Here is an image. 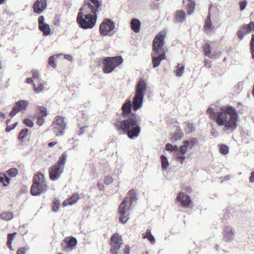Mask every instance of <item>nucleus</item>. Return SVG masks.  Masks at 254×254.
<instances>
[{
  "mask_svg": "<svg viewBox=\"0 0 254 254\" xmlns=\"http://www.w3.org/2000/svg\"><path fill=\"white\" fill-rule=\"evenodd\" d=\"M132 102L130 100H127L122 105V117L126 118L123 121H117L116 127L127 132L130 139L137 137L141 131V127L135 113H132Z\"/></svg>",
  "mask_w": 254,
  "mask_h": 254,
  "instance_id": "1",
  "label": "nucleus"
},
{
  "mask_svg": "<svg viewBox=\"0 0 254 254\" xmlns=\"http://www.w3.org/2000/svg\"><path fill=\"white\" fill-rule=\"evenodd\" d=\"M239 116L237 111L231 106L223 107L217 112L216 123L220 127H224L226 131L232 132L237 127Z\"/></svg>",
  "mask_w": 254,
  "mask_h": 254,
  "instance_id": "2",
  "label": "nucleus"
},
{
  "mask_svg": "<svg viewBox=\"0 0 254 254\" xmlns=\"http://www.w3.org/2000/svg\"><path fill=\"white\" fill-rule=\"evenodd\" d=\"M166 33L160 32L154 38L153 42L152 64L154 68L159 66L161 61L166 58L165 52L163 48Z\"/></svg>",
  "mask_w": 254,
  "mask_h": 254,
  "instance_id": "3",
  "label": "nucleus"
},
{
  "mask_svg": "<svg viewBox=\"0 0 254 254\" xmlns=\"http://www.w3.org/2000/svg\"><path fill=\"white\" fill-rule=\"evenodd\" d=\"M46 179L43 174L38 173L34 176L30 192L32 195H38L46 190Z\"/></svg>",
  "mask_w": 254,
  "mask_h": 254,
  "instance_id": "4",
  "label": "nucleus"
},
{
  "mask_svg": "<svg viewBox=\"0 0 254 254\" xmlns=\"http://www.w3.org/2000/svg\"><path fill=\"white\" fill-rule=\"evenodd\" d=\"M97 17V15L92 16L89 13L79 10L77 16V22L82 29H91L95 25Z\"/></svg>",
  "mask_w": 254,
  "mask_h": 254,
  "instance_id": "5",
  "label": "nucleus"
},
{
  "mask_svg": "<svg viewBox=\"0 0 254 254\" xmlns=\"http://www.w3.org/2000/svg\"><path fill=\"white\" fill-rule=\"evenodd\" d=\"M123 62V60L121 56L105 58L103 60L104 72L106 74L111 73L116 67L122 64Z\"/></svg>",
  "mask_w": 254,
  "mask_h": 254,
  "instance_id": "6",
  "label": "nucleus"
},
{
  "mask_svg": "<svg viewBox=\"0 0 254 254\" xmlns=\"http://www.w3.org/2000/svg\"><path fill=\"white\" fill-rule=\"evenodd\" d=\"M66 157V154H63L57 164L51 167L49 176L52 181H56L60 179L61 174L63 172L64 166Z\"/></svg>",
  "mask_w": 254,
  "mask_h": 254,
  "instance_id": "7",
  "label": "nucleus"
},
{
  "mask_svg": "<svg viewBox=\"0 0 254 254\" xmlns=\"http://www.w3.org/2000/svg\"><path fill=\"white\" fill-rule=\"evenodd\" d=\"M101 6V4L99 0H84V4L79 10L86 13H89L92 16L97 15Z\"/></svg>",
  "mask_w": 254,
  "mask_h": 254,
  "instance_id": "8",
  "label": "nucleus"
},
{
  "mask_svg": "<svg viewBox=\"0 0 254 254\" xmlns=\"http://www.w3.org/2000/svg\"><path fill=\"white\" fill-rule=\"evenodd\" d=\"M131 202L124 199L119 207V220L123 224H126L129 219V211L131 210Z\"/></svg>",
  "mask_w": 254,
  "mask_h": 254,
  "instance_id": "9",
  "label": "nucleus"
},
{
  "mask_svg": "<svg viewBox=\"0 0 254 254\" xmlns=\"http://www.w3.org/2000/svg\"><path fill=\"white\" fill-rule=\"evenodd\" d=\"M52 126L56 136L63 135L67 128L65 118L62 116H57L53 123Z\"/></svg>",
  "mask_w": 254,
  "mask_h": 254,
  "instance_id": "10",
  "label": "nucleus"
},
{
  "mask_svg": "<svg viewBox=\"0 0 254 254\" xmlns=\"http://www.w3.org/2000/svg\"><path fill=\"white\" fill-rule=\"evenodd\" d=\"M115 23L110 19L106 18L103 20L100 25V33L103 36L111 35V32L115 28Z\"/></svg>",
  "mask_w": 254,
  "mask_h": 254,
  "instance_id": "11",
  "label": "nucleus"
},
{
  "mask_svg": "<svg viewBox=\"0 0 254 254\" xmlns=\"http://www.w3.org/2000/svg\"><path fill=\"white\" fill-rule=\"evenodd\" d=\"M122 239L118 234L115 233L111 238L110 250L111 254H118V251L123 244Z\"/></svg>",
  "mask_w": 254,
  "mask_h": 254,
  "instance_id": "12",
  "label": "nucleus"
},
{
  "mask_svg": "<svg viewBox=\"0 0 254 254\" xmlns=\"http://www.w3.org/2000/svg\"><path fill=\"white\" fill-rule=\"evenodd\" d=\"M29 105L27 101L20 100L15 103L14 107L13 108L12 111L10 112L9 115L11 117H13L16 114L20 112L25 111Z\"/></svg>",
  "mask_w": 254,
  "mask_h": 254,
  "instance_id": "13",
  "label": "nucleus"
},
{
  "mask_svg": "<svg viewBox=\"0 0 254 254\" xmlns=\"http://www.w3.org/2000/svg\"><path fill=\"white\" fill-rule=\"evenodd\" d=\"M184 144L181 145L177 151V154L176 156V160L181 162V164H183L184 160L186 157L185 154L187 153L188 148V142L187 141H184Z\"/></svg>",
  "mask_w": 254,
  "mask_h": 254,
  "instance_id": "14",
  "label": "nucleus"
},
{
  "mask_svg": "<svg viewBox=\"0 0 254 254\" xmlns=\"http://www.w3.org/2000/svg\"><path fill=\"white\" fill-rule=\"evenodd\" d=\"M177 200L180 202V205L185 208L189 207L191 201L190 197L184 192L179 193Z\"/></svg>",
  "mask_w": 254,
  "mask_h": 254,
  "instance_id": "15",
  "label": "nucleus"
},
{
  "mask_svg": "<svg viewBox=\"0 0 254 254\" xmlns=\"http://www.w3.org/2000/svg\"><path fill=\"white\" fill-rule=\"evenodd\" d=\"M234 229L230 226H226L223 229V240L225 242H230L234 238Z\"/></svg>",
  "mask_w": 254,
  "mask_h": 254,
  "instance_id": "16",
  "label": "nucleus"
},
{
  "mask_svg": "<svg viewBox=\"0 0 254 254\" xmlns=\"http://www.w3.org/2000/svg\"><path fill=\"white\" fill-rule=\"evenodd\" d=\"M77 241L74 237H66L64 238L63 243L64 249L66 251L72 250L77 245Z\"/></svg>",
  "mask_w": 254,
  "mask_h": 254,
  "instance_id": "17",
  "label": "nucleus"
},
{
  "mask_svg": "<svg viewBox=\"0 0 254 254\" xmlns=\"http://www.w3.org/2000/svg\"><path fill=\"white\" fill-rule=\"evenodd\" d=\"M147 89V83L144 80L140 79L138 81L135 89V94L139 96H144Z\"/></svg>",
  "mask_w": 254,
  "mask_h": 254,
  "instance_id": "18",
  "label": "nucleus"
},
{
  "mask_svg": "<svg viewBox=\"0 0 254 254\" xmlns=\"http://www.w3.org/2000/svg\"><path fill=\"white\" fill-rule=\"evenodd\" d=\"M39 113L37 114V124L39 126H41L43 125L45 122V120L44 119V117H46L47 114V109L46 107L43 106H39L38 108Z\"/></svg>",
  "mask_w": 254,
  "mask_h": 254,
  "instance_id": "19",
  "label": "nucleus"
},
{
  "mask_svg": "<svg viewBox=\"0 0 254 254\" xmlns=\"http://www.w3.org/2000/svg\"><path fill=\"white\" fill-rule=\"evenodd\" d=\"M143 98V96L135 94L132 102H131L133 110L137 111L142 107Z\"/></svg>",
  "mask_w": 254,
  "mask_h": 254,
  "instance_id": "20",
  "label": "nucleus"
},
{
  "mask_svg": "<svg viewBox=\"0 0 254 254\" xmlns=\"http://www.w3.org/2000/svg\"><path fill=\"white\" fill-rule=\"evenodd\" d=\"M46 0H37L34 3L33 8L34 11L37 13H40L44 9L46 8Z\"/></svg>",
  "mask_w": 254,
  "mask_h": 254,
  "instance_id": "21",
  "label": "nucleus"
},
{
  "mask_svg": "<svg viewBox=\"0 0 254 254\" xmlns=\"http://www.w3.org/2000/svg\"><path fill=\"white\" fill-rule=\"evenodd\" d=\"M79 199V195L77 193H73L69 198L65 199L63 202V206L72 205L76 203Z\"/></svg>",
  "mask_w": 254,
  "mask_h": 254,
  "instance_id": "22",
  "label": "nucleus"
},
{
  "mask_svg": "<svg viewBox=\"0 0 254 254\" xmlns=\"http://www.w3.org/2000/svg\"><path fill=\"white\" fill-rule=\"evenodd\" d=\"M175 21L179 23L184 22L186 18V13L185 11L183 10H179L176 11L175 14Z\"/></svg>",
  "mask_w": 254,
  "mask_h": 254,
  "instance_id": "23",
  "label": "nucleus"
},
{
  "mask_svg": "<svg viewBox=\"0 0 254 254\" xmlns=\"http://www.w3.org/2000/svg\"><path fill=\"white\" fill-rule=\"evenodd\" d=\"M45 18L43 16H40L38 18L39 29L43 32L44 35H48V24L44 23Z\"/></svg>",
  "mask_w": 254,
  "mask_h": 254,
  "instance_id": "24",
  "label": "nucleus"
},
{
  "mask_svg": "<svg viewBox=\"0 0 254 254\" xmlns=\"http://www.w3.org/2000/svg\"><path fill=\"white\" fill-rule=\"evenodd\" d=\"M33 78L34 80V83H33V88L34 90L37 92L41 91L43 90L44 86L42 84H39V81L37 73H33Z\"/></svg>",
  "mask_w": 254,
  "mask_h": 254,
  "instance_id": "25",
  "label": "nucleus"
},
{
  "mask_svg": "<svg viewBox=\"0 0 254 254\" xmlns=\"http://www.w3.org/2000/svg\"><path fill=\"white\" fill-rule=\"evenodd\" d=\"M141 22L138 19L132 18L130 21L131 29L135 33H138L140 30Z\"/></svg>",
  "mask_w": 254,
  "mask_h": 254,
  "instance_id": "26",
  "label": "nucleus"
},
{
  "mask_svg": "<svg viewBox=\"0 0 254 254\" xmlns=\"http://www.w3.org/2000/svg\"><path fill=\"white\" fill-rule=\"evenodd\" d=\"M250 33V32L249 31L248 29V26L247 25V24H245L237 32V36L240 39L242 40L244 38L245 35Z\"/></svg>",
  "mask_w": 254,
  "mask_h": 254,
  "instance_id": "27",
  "label": "nucleus"
},
{
  "mask_svg": "<svg viewBox=\"0 0 254 254\" xmlns=\"http://www.w3.org/2000/svg\"><path fill=\"white\" fill-rule=\"evenodd\" d=\"M142 237L143 239H147L152 244L155 243L154 237L151 234L150 230L147 229L145 233L142 234Z\"/></svg>",
  "mask_w": 254,
  "mask_h": 254,
  "instance_id": "28",
  "label": "nucleus"
},
{
  "mask_svg": "<svg viewBox=\"0 0 254 254\" xmlns=\"http://www.w3.org/2000/svg\"><path fill=\"white\" fill-rule=\"evenodd\" d=\"M62 56V54L55 55L50 57L49 58V65L51 66L54 68H55L57 67L56 62L57 60L60 58V56Z\"/></svg>",
  "mask_w": 254,
  "mask_h": 254,
  "instance_id": "29",
  "label": "nucleus"
},
{
  "mask_svg": "<svg viewBox=\"0 0 254 254\" xmlns=\"http://www.w3.org/2000/svg\"><path fill=\"white\" fill-rule=\"evenodd\" d=\"M175 68L176 69L174 70L175 75L178 77H181L183 75L184 71L185 64H178Z\"/></svg>",
  "mask_w": 254,
  "mask_h": 254,
  "instance_id": "30",
  "label": "nucleus"
},
{
  "mask_svg": "<svg viewBox=\"0 0 254 254\" xmlns=\"http://www.w3.org/2000/svg\"><path fill=\"white\" fill-rule=\"evenodd\" d=\"M128 196L126 197L124 199H127L129 202H131V204L133 201L137 199L136 193L135 190H130L128 193Z\"/></svg>",
  "mask_w": 254,
  "mask_h": 254,
  "instance_id": "31",
  "label": "nucleus"
},
{
  "mask_svg": "<svg viewBox=\"0 0 254 254\" xmlns=\"http://www.w3.org/2000/svg\"><path fill=\"white\" fill-rule=\"evenodd\" d=\"M161 167L163 171H165L167 169L169 165V163L167 157L165 155H161L160 157Z\"/></svg>",
  "mask_w": 254,
  "mask_h": 254,
  "instance_id": "32",
  "label": "nucleus"
},
{
  "mask_svg": "<svg viewBox=\"0 0 254 254\" xmlns=\"http://www.w3.org/2000/svg\"><path fill=\"white\" fill-rule=\"evenodd\" d=\"M204 29L207 33L210 32L212 30V23L210 19V14H209V15L206 19L205 24H204Z\"/></svg>",
  "mask_w": 254,
  "mask_h": 254,
  "instance_id": "33",
  "label": "nucleus"
},
{
  "mask_svg": "<svg viewBox=\"0 0 254 254\" xmlns=\"http://www.w3.org/2000/svg\"><path fill=\"white\" fill-rule=\"evenodd\" d=\"M10 179L4 174H0V184H2L3 186L6 187L10 182Z\"/></svg>",
  "mask_w": 254,
  "mask_h": 254,
  "instance_id": "34",
  "label": "nucleus"
},
{
  "mask_svg": "<svg viewBox=\"0 0 254 254\" xmlns=\"http://www.w3.org/2000/svg\"><path fill=\"white\" fill-rule=\"evenodd\" d=\"M13 217V214L12 212H3L0 214L1 219L5 221H9L12 219Z\"/></svg>",
  "mask_w": 254,
  "mask_h": 254,
  "instance_id": "35",
  "label": "nucleus"
},
{
  "mask_svg": "<svg viewBox=\"0 0 254 254\" xmlns=\"http://www.w3.org/2000/svg\"><path fill=\"white\" fill-rule=\"evenodd\" d=\"M207 114L209 115V117L211 120H215L216 122V119L217 117V112L215 113L214 111L213 108L209 107L207 110Z\"/></svg>",
  "mask_w": 254,
  "mask_h": 254,
  "instance_id": "36",
  "label": "nucleus"
},
{
  "mask_svg": "<svg viewBox=\"0 0 254 254\" xmlns=\"http://www.w3.org/2000/svg\"><path fill=\"white\" fill-rule=\"evenodd\" d=\"M187 9H188V14L189 15L191 14L194 10L195 8V2L194 1H188L187 4Z\"/></svg>",
  "mask_w": 254,
  "mask_h": 254,
  "instance_id": "37",
  "label": "nucleus"
},
{
  "mask_svg": "<svg viewBox=\"0 0 254 254\" xmlns=\"http://www.w3.org/2000/svg\"><path fill=\"white\" fill-rule=\"evenodd\" d=\"M16 235V233L14 232L13 233L8 234L7 235V245L10 250H12L11 244L12 240Z\"/></svg>",
  "mask_w": 254,
  "mask_h": 254,
  "instance_id": "38",
  "label": "nucleus"
},
{
  "mask_svg": "<svg viewBox=\"0 0 254 254\" xmlns=\"http://www.w3.org/2000/svg\"><path fill=\"white\" fill-rule=\"evenodd\" d=\"M165 149L167 150L170 151L172 152H176V155L177 154L178 147V146H177L176 145H173L171 143H167L166 145Z\"/></svg>",
  "mask_w": 254,
  "mask_h": 254,
  "instance_id": "39",
  "label": "nucleus"
},
{
  "mask_svg": "<svg viewBox=\"0 0 254 254\" xmlns=\"http://www.w3.org/2000/svg\"><path fill=\"white\" fill-rule=\"evenodd\" d=\"M61 206V202L59 200L55 199L52 203V210L54 212L59 211Z\"/></svg>",
  "mask_w": 254,
  "mask_h": 254,
  "instance_id": "40",
  "label": "nucleus"
},
{
  "mask_svg": "<svg viewBox=\"0 0 254 254\" xmlns=\"http://www.w3.org/2000/svg\"><path fill=\"white\" fill-rule=\"evenodd\" d=\"M185 129L186 133H190L194 131L193 125L189 122L185 123Z\"/></svg>",
  "mask_w": 254,
  "mask_h": 254,
  "instance_id": "41",
  "label": "nucleus"
},
{
  "mask_svg": "<svg viewBox=\"0 0 254 254\" xmlns=\"http://www.w3.org/2000/svg\"><path fill=\"white\" fill-rule=\"evenodd\" d=\"M28 132V129L27 128L22 129L19 133V139L23 141L24 138L27 135Z\"/></svg>",
  "mask_w": 254,
  "mask_h": 254,
  "instance_id": "42",
  "label": "nucleus"
},
{
  "mask_svg": "<svg viewBox=\"0 0 254 254\" xmlns=\"http://www.w3.org/2000/svg\"><path fill=\"white\" fill-rule=\"evenodd\" d=\"M219 151L221 154L226 155L229 152L228 147L225 144H222L220 145Z\"/></svg>",
  "mask_w": 254,
  "mask_h": 254,
  "instance_id": "43",
  "label": "nucleus"
},
{
  "mask_svg": "<svg viewBox=\"0 0 254 254\" xmlns=\"http://www.w3.org/2000/svg\"><path fill=\"white\" fill-rule=\"evenodd\" d=\"M204 51L206 56L210 58L212 54L211 52L210 46L209 44H207L204 46Z\"/></svg>",
  "mask_w": 254,
  "mask_h": 254,
  "instance_id": "44",
  "label": "nucleus"
},
{
  "mask_svg": "<svg viewBox=\"0 0 254 254\" xmlns=\"http://www.w3.org/2000/svg\"><path fill=\"white\" fill-rule=\"evenodd\" d=\"M18 170L16 168H11L7 171V174L10 177H14L17 175Z\"/></svg>",
  "mask_w": 254,
  "mask_h": 254,
  "instance_id": "45",
  "label": "nucleus"
},
{
  "mask_svg": "<svg viewBox=\"0 0 254 254\" xmlns=\"http://www.w3.org/2000/svg\"><path fill=\"white\" fill-rule=\"evenodd\" d=\"M10 120H7L6 121V125H7V127L5 128V131L6 132H9L11 130L14 129L17 126V123H15V124H13V125L11 127H10L8 124V123L10 122Z\"/></svg>",
  "mask_w": 254,
  "mask_h": 254,
  "instance_id": "46",
  "label": "nucleus"
},
{
  "mask_svg": "<svg viewBox=\"0 0 254 254\" xmlns=\"http://www.w3.org/2000/svg\"><path fill=\"white\" fill-rule=\"evenodd\" d=\"M23 123L25 125L29 127H32L34 125L33 123L31 120L28 119H25L23 121Z\"/></svg>",
  "mask_w": 254,
  "mask_h": 254,
  "instance_id": "47",
  "label": "nucleus"
},
{
  "mask_svg": "<svg viewBox=\"0 0 254 254\" xmlns=\"http://www.w3.org/2000/svg\"><path fill=\"white\" fill-rule=\"evenodd\" d=\"M113 182V179L110 176H106L104 179V183L106 185H110Z\"/></svg>",
  "mask_w": 254,
  "mask_h": 254,
  "instance_id": "48",
  "label": "nucleus"
},
{
  "mask_svg": "<svg viewBox=\"0 0 254 254\" xmlns=\"http://www.w3.org/2000/svg\"><path fill=\"white\" fill-rule=\"evenodd\" d=\"M247 5V1L246 0L242 1L240 3V10L241 11L244 10L246 8Z\"/></svg>",
  "mask_w": 254,
  "mask_h": 254,
  "instance_id": "49",
  "label": "nucleus"
},
{
  "mask_svg": "<svg viewBox=\"0 0 254 254\" xmlns=\"http://www.w3.org/2000/svg\"><path fill=\"white\" fill-rule=\"evenodd\" d=\"M221 53L219 52H215L214 53L211 55V57L210 58L216 59H218L220 56Z\"/></svg>",
  "mask_w": 254,
  "mask_h": 254,
  "instance_id": "50",
  "label": "nucleus"
},
{
  "mask_svg": "<svg viewBox=\"0 0 254 254\" xmlns=\"http://www.w3.org/2000/svg\"><path fill=\"white\" fill-rule=\"evenodd\" d=\"M247 25L248 26V29H249V31H250V32H251L252 31L254 32V22H251L249 23V24H247Z\"/></svg>",
  "mask_w": 254,
  "mask_h": 254,
  "instance_id": "51",
  "label": "nucleus"
},
{
  "mask_svg": "<svg viewBox=\"0 0 254 254\" xmlns=\"http://www.w3.org/2000/svg\"><path fill=\"white\" fill-rule=\"evenodd\" d=\"M188 142V146L189 148H192L195 144V139H191L190 140H187Z\"/></svg>",
  "mask_w": 254,
  "mask_h": 254,
  "instance_id": "52",
  "label": "nucleus"
},
{
  "mask_svg": "<svg viewBox=\"0 0 254 254\" xmlns=\"http://www.w3.org/2000/svg\"><path fill=\"white\" fill-rule=\"evenodd\" d=\"M26 249L24 247L20 248L17 250L16 254H25Z\"/></svg>",
  "mask_w": 254,
  "mask_h": 254,
  "instance_id": "53",
  "label": "nucleus"
},
{
  "mask_svg": "<svg viewBox=\"0 0 254 254\" xmlns=\"http://www.w3.org/2000/svg\"><path fill=\"white\" fill-rule=\"evenodd\" d=\"M54 23L55 25H59L60 23V16L56 15L54 20Z\"/></svg>",
  "mask_w": 254,
  "mask_h": 254,
  "instance_id": "54",
  "label": "nucleus"
},
{
  "mask_svg": "<svg viewBox=\"0 0 254 254\" xmlns=\"http://www.w3.org/2000/svg\"><path fill=\"white\" fill-rule=\"evenodd\" d=\"M86 128V127H80V129L78 132V135H81L83 134L85 131Z\"/></svg>",
  "mask_w": 254,
  "mask_h": 254,
  "instance_id": "55",
  "label": "nucleus"
},
{
  "mask_svg": "<svg viewBox=\"0 0 254 254\" xmlns=\"http://www.w3.org/2000/svg\"><path fill=\"white\" fill-rule=\"evenodd\" d=\"M211 134L212 136L217 137L219 135V132L215 129L213 128L211 131Z\"/></svg>",
  "mask_w": 254,
  "mask_h": 254,
  "instance_id": "56",
  "label": "nucleus"
},
{
  "mask_svg": "<svg viewBox=\"0 0 254 254\" xmlns=\"http://www.w3.org/2000/svg\"><path fill=\"white\" fill-rule=\"evenodd\" d=\"M130 247L129 246L127 245L124 249V254H129Z\"/></svg>",
  "mask_w": 254,
  "mask_h": 254,
  "instance_id": "57",
  "label": "nucleus"
},
{
  "mask_svg": "<svg viewBox=\"0 0 254 254\" xmlns=\"http://www.w3.org/2000/svg\"><path fill=\"white\" fill-rule=\"evenodd\" d=\"M250 182L252 183H254V171L252 172L251 174Z\"/></svg>",
  "mask_w": 254,
  "mask_h": 254,
  "instance_id": "58",
  "label": "nucleus"
},
{
  "mask_svg": "<svg viewBox=\"0 0 254 254\" xmlns=\"http://www.w3.org/2000/svg\"><path fill=\"white\" fill-rule=\"evenodd\" d=\"M64 59L69 61H72L73 60V58L70 55H64Z\"/></svg>",
  "mask_w": 254,
  "mask_h": 254,
  "instance_id": "59",
  "label": "nucleus"
},
{
  "mask_svg": "<svg viewBox=\"0 0 254 254\" xmlns=\"http://www.w3.org/2000/svg\"><path fill=\"white\" fill-rule=\"evenodd\" d=\"M250 46L252 47L254 46V34L252 35Z\"/></svg>",
  "mask_w": 254,
  "mask_h": 254,
  "instance_id": "60",
  "label": "nucleus"
},
{
  "mask_svg": "<svg viewBox=\"0 0 254 254\" xmlns=\"http://www.w3.org/2000/svg\"><path fill=\"white\" fill-rule=\"evenodd\" d=\"M204 65L207 66L208 68H210L211 67L210 64L209 63V61L207 60H205L204 61Z\"/></svg>",
  "mask_w": 254,
  "mask_h": 254,
  "instance_id": "61",
  "label": "nucleus"
},
{
  "mask_svg": "<svg viewBox=\"0 0 254 254\" xmlns=\"http://www.w3.org/2000/svg\"><path fill=\"white\" fill-rule=\"evenodd\" d=\"M33 83H34V80L33 81L32 78H31V77L27 78V83L30 84V83H33Z\"/></svg>",
  "mask_w": 254,
  "mask_h": 254,
  "instance_id": "62",
  "label": "nucleus"
},
{
  "mask_svg": "<svg viewBox=\"0 0 254 254\" xmlns=\"http://www.w3.org/2000/svg\"><path fill=\"white\" fill-rule=\"evenodd\" d=\"M56 144H57V141L49 142V147H53Z\"/></svg>",
  "mask_w": 254,
  "mask_h": 254,
  "instance_id": "63",
  "label": "nucleus"
},
{
  "mask_svg": "<svg viewBox=\"0 0 254 254\" xmlns=\"http://www.w3.org/2000/svg\"><path fill=\"white\" fill-rule=\"evenodd\" d=\"M251 50L252 53V58L254 59V46L253 47H251Z\"/></svg>",
  "mask_w": 254,
  "mask_h": 254,
  "instance_id": "64",
  "label": "nucleus"
}]
</instances>
